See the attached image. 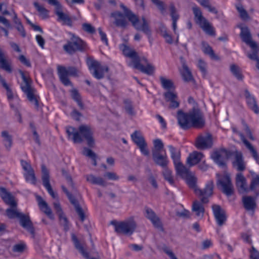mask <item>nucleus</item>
<instances>
[{"label": "nucleus", "instance_id": "obj_20", "mask_svg": "<svg viewBox=\"0 0 259 259\" xmlns=\"http://www.w3.org/2000/svg\"><path fill=\"white\" fill-rule=\"evenodd\" d=\"M234 157L232 165L234 168L238 171H242L246 168V163L243 160L242 154L241 152L235 151L232 153Z\"/></svg>", "mask_w": 259, "mask_h": 259}, {"label": "nucleus", "instance_id": "obj_4", "mask_svg": "<svg viewBox=\"0 0 259 259\" xmlns=\"http://www.w3.org/2000/svg\"><path fill=\"white\" fill-rule=\"evenodd\" d=\"M66 132L69 138L74 143H80L83 139H85L89 146L92 147L94 145V140L92 137L93 131L88 125H81L78 130L69 126L66 128Z\"/></svg>", "mask_w": 259, "mask_h": 259}, {"label": "nucleus", "instance_id": "obj_53", "mask_svg": "<svg viewBox=\"0 0 259 259\" xmlns=\"http://www.w3.org/2000/svg\"><path fill=\"white\" fill-rule=\"evenodd\" d=\"M236 8L239 13L240 17L244 20H246L249 19V16L247 12L243 8L241 4H238L236 6Z\"/></svg>", "mask_w": 259, "mask_h": 259}, {"label": "nucleus", "instance_id": "obj_61", "mask_svg": "<svg viewBox=\"0 0 259 259\" xmlns=\"http://www.w3.org/2000/svg\"><path fill=\"white\" fill-rule=\"evenodd\" d=\"M124 108L127 113L130 115L134 114V111L132 105L131 101L128 100H125L124 101Z\"/></svg>", "mask_w": 259, "mask_h": 259}, {"label": "nucleus", "instance_id": "obj_15", "mask_svg": "<svg viewBox=\"0 0 259 259\" xmlns=\"http://www.w3.org/2000/svg\"><path fill=\"white\" fill-rule=\"evenodd\" d=\"M168 148L177 172H181L183 170H185V166L180 161V151L172 146H169Z\"/></svg>", "mask_w": 259, "mask_h": 259}, {"label": "nucleus", "instance_id": "obj_12", "mask_svg": "<svg viewBox=\"0 0 259 259\" xmlns=\"http://www.w3.org/2000/svg\"><path fill=\"white\" fill-rule=\"evenodd\" d=\"M58 74L61 82L66 86L71 85V82L68 77L69 75L75 76L77 75V70L73 67L66 68L63 66H58Z\"/></svg>", "mask_w": 259, "mask_h": 259}, {"label": "nucleus", "instance_id": "obj_22", "mask_svg": "<svg viewBox=\"0 0 259 259\" xmlns=\"http://www.w3.org/2000/svg\"><path fill=\"white\" fill-rule=\"evenodd\" d=\"M212 144L211 137L209 135H207L198 137L195 145L198 149H204L210 147Z\"/></svg>", "mask_w": 259, "mask_h": 259}, {"label": "nucleus", "instance_id": "obj_18", "mask_svg": "<svg viewBox=\"0 0 259 259\" xmlns=\"http://www.w3.org/2000/svg\"><path fill=\"white\" fill-rule=\"evenodd\" d=\"M0 67L8 73L12 72L13 66L12 61L6 53L0 48Z\"/></svg>", "mask_w": 259, "mask_h": 259}, {"label": "nucleus", "instance_id": "obj_34", "mask_svg": "<svg viewBox=\"0 0 259 259\" xmlns=\"http://www.w3.org/2000/svg\"><path fill=\"white\" fill-rule=\"evenodd\" d=\"M199 197L200 198V200H201V197ZM204 203L202 201H199L197 200H194L193 202L192 210L198 217L202 218L203 216L204 208L203 204Z\"/></svg>", "mask_w": 259, "mask_h": 259}, {"label": "nucleus", "instance_id": "obj_8", "mask_svg": "<svg viewBox=\"0 0 259 259\" xmlns=\"http://www.w3.org/2000/svg\"><path fill=\"white\" fill-rule=\"evenodd\" d=\"M115 231L118 234L132 235L136 230L137 224L133 218L120 222L112 223Z\"/></svg>", "mask_w": 259, "mask_h": 259}, {"label": "nucleus", "instance_id": "obj_19", "mask_svg": "<svg viewBox=\"0 0 259 259\" xmlns=\"http://www.w3.org/2000/svg\"><path fill=\"white\" fill-rule=\"evenodd\" d=\"M241 29L240 36L242 40L249 46L251 49H257V44L252 40L250 32L246 26H239Z\"/></svg>", "mask_w": 259, "mask_h": 259}, {"label": "nucleus", "instance_id": "obj_52", "mask_svg": "<svg viewBox=\"0 0 259 259\" xmlns=\"http://www.w3.org/2000/svg\"><path fill=\"white\" fill-rule=\"evenodd\" d=\"M24 176L25 179V180L30 183L32 184H35L36 182V179L35 176L34 171V170H31L28 172H24Z\"/></svg>", "mask_w": 259, "mask_h": 259}, {"label": "nucleus", "instance_id": "obj_2", "mask_svg": "<svg viewBox=\"0 0 259 259\" xmlns=\"http://www.w3.org/2000/svg\"><path fill=\"white\" fill-rule=\"evenodd\" d=\"M120 49L124 55L131 58L128 65L148 75H152L155 71L154 66L149 63L145 58L141 60L138 57L137 53L125 44L120 46Z\"/></svg>", "mask_w": 259, "mask_h": 259}, {"label": "nucleus", "instance_id": "obj_1", "mask_svg": "<svg viewBox=\"0 0 259 259\" xmlns=\"http://www.w3.org/2000/svg\"><path fill=\"white\" fill-rule=\"evenodd\" d=\"M177 173L186 180L187 184L194 190V193L198 197H201L202 202L207 203L208 202V198L211 197L213 194V183L212 181L207 182L204 189L202 190L199 189L196 185L197 178L186 167L185 170Z\"/></svg>", "mask_w": 259, "mask_h": 259}, {"label": "nucleus", "instance_id": "obj_62", "mask_svg": "<svg viewBox=\"0 0 259 259\" xmlns=\"http://www.w3.org/2000/svg\"><path fill=\"white\" fill-rule=\"evenodd\" d=\"M152 2L156 6L162 13L165 10V7L164 3L160 0H151Z\"/></svg>", "mask_w": 259, "mask_h": 259}, {"label": "nucleus", "instance_id": "obj_17", "mask_svg": "<svg viewBox=\"0 0 259 259\" xmlns=\"http://www.w3.org/2000/svg\"><path fill=\"white\" fill-rule=\"evenodd\" d=\"M235 184L237 190L240 193H247L250 190L246 178L242 173H237L235 178Z\"/></svg>", "mask_w": 259, "mask_h": 259}, {"label": "nucleus", "instance_id": "obj_32", "mask_svg": "<svg viewBox=\"0 0 259 259\" xmlns=\"http://www.w3.org/2000/svg\"><path fill=\"white\" fill-rule=\"evenodd\" d=\"M249 173L251 176L250 190L257 196L259 195V175L252 171H249Z\"/></svg>", "mask_w": 259, "mask_h": 259}, {"label": "nucleus", "instance_id": "obj_64", "mask_svg": "<svg viewBox=\"0 0 259 259\" xmlns=\"http://www.w3.org/2000/svg\"><path fill=\"white\" fill-rule=\"evenodd\" d=\"M138 146L143 155L145 156H148L149 155V151L147 148V145L146 143L138 145Z\"/></svg>", "mask_w": 259, "mask_h": 259}, {"label": "nucleus", "instance_id": "obj_31", "mask_svg": "<svg viewBox=\"0 0 259 259\" xmlns=\"http://www.w3.org/2000/svg\"><path fill=\"white\" fill-rule=\"evenodd\" d=\"M62 188L64 192L66 193L67 196L68 197L70 202L74 205L76 211L79 216L81 220L83 221L85 218L84 213L83 210L78 205L76 201L72 197L71 194L68 192L67 190L64 186H62Z\"/></svg>", "mask_w": 259, "mask_h": 259}, {"label": "nucleus", "instance_id": "obj_40", "mask_svg": "<svg viewBox=\"0 0 259 259\" xmlns=\"http://www.w3.org/2000/svg\"><path fill=\"white\" fill-rule=\"evenodd\" d=\"M0 83H2L3 86L7 90V95L8 97V99L10 100L11 103V105L12 107V102L13 100H16L17 101L18 99L17 97L16 96L15 97L11 91V90L9 87L8 85L6 83L5 80L3 78V77L0 74Z\"/></svg>", "mask_w": 259, "mask_h": 259}, {"label": "nucleus", "instance_id": "obj_58", "mask_svg": "<svg viewBox=\"0 0 259 259\" xmlns=\"http://www.w3.org/2000/svg\"><path fill=\"white\" fill-rule=\"evenodd\" d=\"M253 53L252 54H248V57L249 59L252 60H255L257 62L256 67L259 69V59L257 56V53L259 52V47L257 45V49H252Z\"/></svg>", "mask_w": 259, "mask_h": 259}, {"label": "nucleus", "instance_id": "obj_57", "mask_svg": "<svg viewBox=\"0 0 259 259\" xmlns=\"http://www.w3.org/2000/svg\"><path fill=\"white\" fill-rule=\"evenodd\" d=\"M104 177L109 180L117 181L120 179V176L116 172L108 171L104 174Z\"/></svg>", "mask_w": 259, "mask_h": 259}, {"label": "nucleus", "instance_id": "obj_49", "mask_svg": "<svg viewBox=\"0 0 259 259\" xmlns=\"http://www.w3.org/2000/svg\"><path fill=\"white\" fill-rule=\"evenodd\" d=\"M200 5L203 7L206 8L211 13L217 14L218 11L217 9L211 6L209 0H196Z\"/></svg>", "mask_w": 259, "mask_h": 259}, {"label": "nucleus", "instance_id": "obj_38", "mask_svg": "<svg viewBox=\"0 0 259 259\" xmlns=\"http://www.w3.org/2000/svg\"><path fill=\"white\" fill-rule=\"evenodd\" d=\"M182 69L181 70V74L183 79L186 81L192 80L193 76L190 70L186 65L185 62L182 59Z\"/></svg>", "mask_w": 259, "mask_h": 259}, {"label": "nucleus", "instance_id": "obj_50", "mask_svg": "<svg viewBox=\"0 0 259 259\" xmlns=\"http://www.w3.org/2000/svg\"><path fill=\"white\" fill-rule=\"evenodd\" d=\"M200 5L203 7L206 8L211 13L217 14L218 11L217 9L211 6L209 0H196Z\"/></svg>", "mask_w": 259, "mask_h": 259}, {"label": "nucleus", "instance_id": "obj_35", "mask_svg": "<svg viewBox=\"0 0 259 259\" xmlns=\"http://www.w3.org/2000/svg\"><path fill=\"white\" fill-rule=\"evenodd\" d=\"M203 157V154L197 151H194L190 154L187 158V162L190 166H192L197 164Z\"/></svg>", "mask_w": 259, "mask_h": 259}, {"label": "nucleus", "instance_id": "obj_6", "mask_svg": "<svg viewBox=\"0 0 259 259\" xmlns=\"http://www.w3.org/2000/svg\"><path fill=\"white\" fill-rule=\"evenodd\" d=\"M20 74L23 79L21 88L22 91L26 94L29 102L34 105L35 109L39 107V97L36 95L35 90L31 87V81L25 75L23 72L20 71Z\"/></svg>", "mask_w": 259, "mask_h": 259}, {"label": "nucleus", "instance_id": "obj_29", "mask_svg": "<svg viewBox=\"0 0 259 259\" xmlns=\"http://www.w3.org/2000/svg\"><path fill=\"white\" fill-rule=\"evenodd\" d=\"M153 160L156 164L162 167L163 168L167 167L168 163V160L165 151H164L163 154L153 152Z\"/></svg>", "mask_w": 259, "mask_h": 259}, {"label": "nucleus", "instance_id": "obj_63", "mask_svg": "<svg viewBox=\"0 0 259 259\" xmlns=\"http://www.w3.org/2000/svg\"><path fill=\"white\" fill-rule=\"evenodd\" d=\"M21 164L25 172H28L33 170L31 164L25 160H22Z\"/></svg>", "mask_w": 259, "mask_h": 259}, {"label": "nucleus", "instance_id": "obj_3", "mask_svg": "<svg viewBox=\"0 0 259 259\" xmlns=\"http://www.w3.org/2000/svg\"><path fill=\"white\" fill-rule=\"evenodd\" d=\"M178 120L180 125L183 129H187L191 126L201 128L205 123L202 113L199 109L194 106L193 109L187 114L183 113L181 110H179Z\"/></svg>", "mask_w": 259, "mask_h": 259}, {"label": "nucleus", "instance_id": "obj_56", "mask_svg": "<svg viewBox=\"0 0 259 259\" xmlns=\"http://www.w3.org/2000/svg\"><path fill=\"white\" fill-rule=\"evenodd\" d=\"M82 154L88 157H90L93 160V164L96 165V154L90 149L84 148L82 151Z\"/></svg>", "mask_w": 259, "mask_h": 259}, {"label": "nucleus", "instance_id": "obj_48", "mask_svg": "<svg viewBox=\"0 0 259 259\" xmlns=\"http://www.w3.org/2000/svg\"><path fill=\"white\" fill-rule=\"evenodd\" d=\"M163 175L165 180H166L170 184H174V179L172 176V171L167 167L163 168Z\"/></svg>", "mask_w": 259, "mask_h": 259}, {"label": "nucleus", "instance_id": "obj_47", "mask_svg": "<svg viewBox=\"0 0 259 259\" xmlns=\"http://www.w3.org/2000/svg\"><path fill=\"white\" fill-rule=\"evenodd\" d=\"M16 207H11V208H8L6 210V214L8 218L10 219L18 218L19 219L22 215L23 213L19 212Z\"/></svg>", "mask_w": 259, "mask_h": 259}, {"label": "nucleus", "instance_id": "obj_60", "mask_svg": "<svg viewBox=\"0 0 259 259\" xmlns=\"http://www.w3.org/2000/svg\"><path fill=\"white\" fill-rule=\"evenodd\" d=\"M26 246L24 243H19L14 245L13 247V251L16 252L22 253L26 249Z\"/></svg>", "mask_w": 259, "mask_h": 259}, {"label": "nucleus", "instance_id": "obj_28", "mask_svg": "<svg viewBox=\"0 0 259 259\" xmlns=\"http://www.w3.org/2000/svg\"><path fill=\"white\" fill-rule=\"evenodd\" d=\"M20 223L23 228L29 232L33 237L34 235V229L28 215L22 214L20 217Z\"/></svg>", "mask_w": 259, "mask_h": 259}, {"label": "nucleus", "instance_id": "obj_30", "mask_svg": "<svg viewBox=\"0 0 259 259\" xmlns=\"http://www.w3.org/2000/svg\"><path fill=\"white\" fill-rule=\"evenodd\" d=\"M145 216L151 222L154 227L156 228L161 227V222L159 218L156 215L153 210L149 208H146Z\"/></svg>", "mask_w": 259, "mask_h": 259}, {"label": "nucleus", "instance_id": "obj_46", "mask_svg": "<svg viewBox=\"0 0 259 259\" xmlns=\"http://www.w3.org/2000/svg\"><path fill=\"white\" fill-rule=\"evenodd\" d=\"M131 136L133 141L137 146L146 143L144 137L140 132L135 131Z\"/></svg>", "mask_w": 259, "mask_h": 259}, {"label": "nucleus", "instance_id": "obj_54", "mask_svg": "<svg viewBox=\"0 0 259 259\" xmlns=\"http://www.w3.org/2000/svg\"><path fill=\"white\" fill-rule=\"evenodd\" d=\"M197 67L200 69L203 76L207 74V64L202 59H199L197 64Z\"/></svg>", "mask_w": 259, "mask_h": 259}, {"label": "nucleus", "instance_id": "obj_5", "mask_svg": "<svg viewBox=\"0 0 259 259\" xmlns=\"http://www.w3.org/2000/svg\"><path fill=\"white\" fill-rule=\"evenodd\" d=\"M120 7L124 11L127 18L132 23L135 29L143 31L147 35L151 34L149 22L145 18L143 17L141 19H139L136 15L122 4L120 5Z\"/></svg>", "mask_w": 259, "mask_h": 259}, {"label": "nucleus", "instance_id": "obj_7", "mask_svg": "<svg viewBox=\"0 0 259 259\" xmlns=\"http://www.w3.org/2000/svg\"><path fill=\"white\" fill-rule=\"evenodd\" d=\"M195 20L200 27L208 35H214L215 31L211 24L202 16V12L197 7H193Z\"/></svg>", "mask_w": 259, "mask_h": 259}, {"label": "nucleus", "instance_id": "obj_25", "mask_svg": "<svg viewBox=\"0 0 259 259\" xmlns=\"http://www.w3.org/2000/svg\"><path fill=\"white\" fill-rule=\"evenodd\" d=\"M212 209L218 224L220 226H222L226 220L224 210L218 205H213Z\"/></svg>", "mask_w": 259, "mask_h": 259}, {"label": "nucleus", "instance_id": "obj_41", "mask_svg": "<svg viewBox=\"0 0 259 259\" xmlns=\"http://www.w3.org/2000/svg\"><path fill=\"white\" fill-rule=\"evenodd\" d=\"M33 5L39 13L40 17L42 19H46L49 17V11L43 6L39 5L37 2H34Z\"/></svg>", "mask_w": 259, "mask_h": 259}, {"label": "nucleus", "instance_id": "obj_16", "mask_svg": "<svg viewBox=\"0 0 259 259\" xmlns=\"http://www.w3.org/2000/svg\"><path fill=\"white\" fill-rule=\"evenodd\" d=\"M41 179L43 185L47 190L48 193L54 199H57V194L53 191L50 183V176L49 170L45 165H41Z\"/></svg>", "mask_w": 259, "mask_h": 259}, {"label": "nucleus", "instance_id": "obj_11", "mask_svg": "<svg viewBox=\"0 0 259 259\" xmlns=\"http://www.w3.org/2000/svg\"><path fill=\"white\" fill-rule=\"evenodd\" d=\"M87 64L94 76L98 79L103 78L105 73L108 71L107 66H103L96 60L89 59L87 61Z\"/></svg>", "mask_w": 259, "mask_h": 259}, {"label": "nucleus", "instance_id": "obj_39", "mask_svg": "<svg viewBox=\"0 0 259 259\" xmlns=\"http://www.w3.org/2000/svg\"><path fill=\"white\" fill-rule=\"evenodd\" d=\"M244 206L248 210H254L256 207L255 199L250 196H244L242 198Z\"/></svg>", "mask_w": 259, "mask_h": 259}, {"label": "nucleus", "instance_id": "obj_24", "mask_svg": "<svg viewBox=\"0 0 259 259\" xmlns=\"http://www.w3.org/2000/svg\"><path fill=\"white\" fill-rule=\"evenodd\" d=\"M232 130L234 133L238 134L240 136L241 140L242 141L244 144L246 146V148L249 150L253 158L255 159L257 163H259V155L256 149L248 141L245 139L243 134L239 133L237 131L235 127H233Z\"/></svg>", "mask_w": 259, "mask_h": 259}, {"label": "nucleus", "instance_id": "obj_21", "mask_svg": "<svg viewBox=\"0 0 259 259\" xmlns=\"http://www.w3.org/2000/svg\"><path fill=\"white\" fill-rule=\"evenodd\" d=\"M165 101L169 102V109H176L179 107L180 102L177 93L175 91H167L163 94Z\"/></svg>", "mask_w": 259, "mask_h": 259}, {"label": "nucleus", "instance_id": "obj_37", "mask_svg": "<svg viewBox=\"0 0 259 259\" xmlns=\"http://www.w3.org/2000/svg\"><path fill=\"white\" fill-rule=\"evenodd\" d=\"M202 50L205 54L208 55L211 59L219 60V57L215 54L211 47L204 41L202 42Z\"/></svg>", "mask_w": 259, "mask_h": 259}, {"label": "nucleus", "instance_id": "obj_9", "mask_svg": "<svg viewBox=\"0 0 259 259\" xmlns=\"http://www.w3.org/2000/svg\"><path fill=\"white\" fill-rule=\"evenodd\" d=\"M70 39L63 46V49L66 53L71 54L85 49V44L81 39L72 33H70Z\"/></svg>", "mask_w": 259, "mask_h": 259}, {"label": "nucleus", "instance_id": "obj_43", "mask_svg": "<svg viewBox=\"0 0 259 259\" xmlns=\"http://www.w3.org/2000/svg\"><path fill=\"white\" fill-rule=\"evenodd\" d=\"M72 239L73 241L74 245L77 249L82 254L85 258H89V255L87 252L84 250L83 247L79 243L76 236L74 234L72 235Z\"/></svg>", "mask_w": 259, "mask_h": 259}, {"label": "nucleus", "instance_id": "obj_23", "mask_svg": "<svg viewBox=\"0 0 259 259\" xmlns=\"http://www.w3.org/2000/svg\"><path fill=\"white\" fill-rule=\"evenodd\" d=\"M123 11H124L123 10ZM123 13H124V12H123ZM111 17L113 19V23L116 26L125 27L128 24V22L125 19V17H127L125 13L123 14L119 12L116 11L112 13L111 14Z\"/></svg>", "mask_w": 259, "mask_h": 259}, {"label": "nucleus", "instance_id": "obj_51", "mask_svg": "<svg viewBox=\"0 0 259 259\" xmlns=\"http://www.w3.org/2000/svg\"><path fill=\"white\" fill-rule=\"evenodd\" d=\"M154 143V149L153 150V152H156L158 153H160L162 151H164L163 150L164 145L162 142V141L160 139H155L153 141Z\"/></svg>", "mask_w": 259, "mask_h": 259}, {"label": "nucleus", "instance_id": "obj_55", "mask_svg": "<svg viewBox=\"0 0 259 259\" xmlns=\"http://www.w3.org/2000/svg\"><path fill=\"white\" fill-rule=\"evenodd\" d=\"M230 69L231 72L238 79H242L243 76L241 73L239 68L237 66L232 64L230 66Z\"/></svg>", "mask_w": 259, "mask_h": 259}, {"label": "nucleus", "instance_id": "obj_44", "mask_svg": "<svg viewBox=\"0 0 259 259\" xmlns=\"http://www.w3.org/2000/svg\"><path fill=\"white\" fill-rule=\"evenodd\" d=\"M160 80L162 87L167 91H174L175 88L173 82L170 79H167L163 76L160 77Z\"/></svg>", "mask_w": 259, "mask_h": 259}, {"label": "nucleus", "instance_id": "obj_33", "mask_svg": "<svg viewBox=\"0 0 259 259\" xmlns=\"http://www.w3.org/2000/svg\"><path fill=\"white\" fill-rule=\"evenodd\" d=\"M37 200L40 209L47 215L49 218L53 220L54 219V215L47 202L40 196L37 197Z\"/></svg>", "mask_w": 259, "mask_h": 259}, {"label": "nucleus", "instance_id": "obj_13", "mask_svg": "<svg viewBox=\"0 0 259 259\" xmlns=\"http://www.w3.org/2000/svg\"><path fill=\"white\" fill-rule=\"evenodd\" d=\"M55 6V13L57 16V21L62 25H67L71 27L72 26V20L68 14L64 13L59 2L57 1L56 5H53Z\"/></svg>", "mask_w": 259, "mask_h": 259}, {"label": "nucleus", "instance_id": "obj_26", "mask_svg": "<svg viewBox=\"0 0 259 259\" xmlns=\"http://www.w3.org/2000/svg\"><path fill=\"white\" fill-rule=\"evenodd\" d=\"M244 96L248 108L255 114H258L259 107L254 97L247 90L244 91Z\"/></svg>", "mask_w": 259, "mask_h": 259}, {"label": "nucleus", "instance_id": "obj_27", "mask_svg": "<svg viewBox=\"0 0 259 259\" xmlns=\"http://www.w3.org/2000/svg\"><path fill=\"white\" fill-rule=\"evenodd\" d=\"M0 196L4 202L11 207L17 206V202L13 196L3 187L0 188Z\"/></svg>", "mask_w": 259, "mask_h": 259}, {"label": "nucleus", "instance_id": "obj_45", "mask_svg": "<svg viewBox=\"0 0 259 259\" xmlns=\"http://www.w3.org/2000/svg\"><path fill=\"white\" fill-rule=\"evenodd\" d=\"M2 137L4 139V142L6 148L8 150H10L12 145V136L7 131H4L2 132Z\"/></svg>", "mask_w": 259, "mask_h": 259}, {"label": "nucleus", "instance_id": "obj_42", "mask_svg": "<svg viewBox=\"0 0 259 259\" xmlns=\"http://www.w3.org/2000/svg\"><path fill=\"white\" fill-rule=\"evenodd\" d=\"M169 11L172 20V28L175 33H176L177 21L178 20L179 17L174 5H170Z\"/></svg>", "mask_w": 259, "mask_h": 259}, {"label": "nucleus", "instance_id": "obj_10", "mask_svg": "<svg viewBox=\"0 0 259 259\" xmlns=\"http://www.w3.org/2000/svg\"><path fill=\"white\" fill-rule=\"evenodd\" d=\"M217 184L221 186L223 192L228 196L232 195L234 189L230 174L225 172L223 175L217 174Z\"/></svg>", "mask_w": 259, "mask_h": 259}, {"label": "nucleus", "instance_id": "obj_36", "mask_svg": "<svg viewBox=\"0 0 259 259\" xmlns=\"http://www.w3.org/2000/svg\"><path fill=\"white\" fill-rule=\"evenodd\" d=\"M87 181L95 185H98L103 187H105L107 185L106 181L101 177L95 176L93 175H88L85 176Z\"/></svg>", "mask_w": 259, "mask_h": 259}, {"label": "nucleus", "instance_id": "obj_59", "mask_svg": "<svg viewBox=\"0 0 259 259\" xmlns=\"http://www.w3.org/2000/svg\"><path fill=\"white\" fill-rule=\"evenodd\" d=\"M72 98L77 102L78 106L80 108H83V105L81 102L80 96L76 90H72L71 91Z\"/></svg>", "mask_w": 259, "mask_h": 259}, {"label": "nucleus", "instance_id": "obj_14", "mask_svg": "<svg viewBox=\"0 0 259 259\" xmlns=\"http://www.w3.org/2000/svg\"><path fill=\"white\" fill-rule=\"evenodd\" d=\"M231 156L230 152L226 150H221L213 152L211 157L220 166L225 167L226 160Z\"/></svg>", "mask_w": 259, "mask_h": 259}]
</instances>
